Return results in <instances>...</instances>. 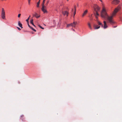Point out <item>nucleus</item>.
Wrapping results in <instances>:
<instances>
[{
    "label": "nucleus",
    "instance_id": "nucleus-3",
    "mask_svg": "<svg viewBox=\"0 0 122 122\" xmlns=\"http://www.w3.org/2000/svg\"><path fill=\"white\" fill-rule=\"evenodd\" d=\"M119 0H114L112 1V3L113 4L117 5L119 3Z\"/></svg>",
    "mask_w": 122,
    "mask_h": 122
},
{
    "label": "nucleus",
    "instance_id": "nucleus-23",
    "mask_svg": "<svg viewBox=\"0 0 122 122\" xmlns=\"http://www.w3.org/2000/svg\"><path fill=\"white\" fill-rule=\"evenodd\" d=\"M49 0L47 2H46V5H47L48 3H49Z\"/></svg>",
    "mask_w": 122,
    "mask_h": 122
},
{
    "label": "nucleus",
    "instance_id": "nucleus-4",
    "mask_svg": "<svg viewBox=\"0 0 122 122\" xmlns=\"http://www.w3.org/2000/svg\"><path fill=\"white\" fill-rule=\"evenodd\" d=\"M88 12V10H86L85 11H84L83 13L82 16V17H84L85 15L86 14H87Z\"/></svg>",
    "mask_w": 122,
    "mask_h": 122
},
{
    "label": "nucleus",
    "instance_id": "nucleus-19",
    "mask_svg": "<svg viewBox=\"0 0 122 122\" xmlns=\"http://www.w3.org/2000/svg\"><path fill=\"white\" fill-rule=\"evenodd\" d=\"M32 30H33V31H36V30L34 29L31 26V27L30 28Z\"/></svg>",
    "mask_w": 122,
    "mask_h": 122
},
{
    "label": "nucleus",
    "instance_id": "nucleus-34",
    "mask_svg": "<svg viewBox=\"0 0 122 122\" xmlns=\"http://www.w3.org/2000/svg\"><path fill=\"white\" fill-rule=\"evenodd\" d=\"M73 9H72V11H73Z\"/></svg>",
    "mask_w": 122,
    "mask_h": 122
},
{
    "label": "nucleus",
    "instance_id": "nucleus-7",
    "mask_svg": "<svg viewBox=\"0 0 122 122\" xmlns=\"http://www.w3.org/2000/svg\"><path fill=\"white\" fill-rule=\"evenodd\" d=\"M76 22H74L73 23H71V26L72 27H76Z\"/></svg>",
    "mask_w": 122,
    "mask_h": 122
},
{
    "label": "nucleus",
    "instance_id": "nucleus-9",
    "mask_svg": "<svg viewBox=\"0 0 122 122\" xmlns=\"http://www.w3.org/2000/svg\"><path fill=\"white\" fill-rule=\"evenodd\" d=\"M95 29H98L100 28V26H98L97 25H94V26Z\"/></svg>",
    "mask_w": 122,
    "mask_h": 122
},
{
    "label": "nucleus",
    "instance_id": "nucleus-35",
    "mask_svg": "<svg viewBox=\"0 0 122 122\" xmlns=\"http://www.w3.org/2000/svg\"><path fill=\"white\" fill-rule=\"evenodd\" d=\"M23 116V115H22V116H21V117L22 116Z\"/></svg>",
    "mask_w": 122,
    "mask_h": 122
},
{
    "label": "nucleus",
    "instance_id": "nucleus-25",
    "mask_svg": "<svg viewBox=\"0 0 122 122\" xmlns=\"http://www.w3.org/2000/svg\"><path fill=\"white\" fill-rule=\"evenodd\" d=\"M28 0V4L29 5H30V0Z\"/></svg>",
    "mask_w": 122,
    "mask_h": 122
},
{
    "label": "nucleus",
    "instance_id": "nucleus-33",
    "mask_svg": "<svg viewBox=\"0 0 122 122\" xmlns=\"http://www.w3.org/2000/svg\"><path fill=\"white\" fill-rule=\"evenodd\" d=\"M117 27V26H114L113 27L114 28H115L116 27Z\"/></svg>",
    "mask_w": 122,
    "mask_h": 122
},
{
    "label": "nucleus",
    "instance_id": "nucleus-37",
    "mask_svg": "<svg viewBox=\"0 0 122 122\" xmlns=\"http://www.w3.org/2000/svg\"><path fill=\"white\" fill-rule=\"evenodd\" d=\"M68 0H67V1H68Z\"/></svg>",
    "mask_w": 122,
    "mask_h": 122
},
{
    "label": "nucleus",
    "instance_id": "nucleus-13",
    "mask_svg": "<svg viewBox=\"0 0 122 122\" xmlns=\"http://www.w3.org/2000/svg\"><path fill=\"white\" fill-rule=\"evenodd\" d=\"M74 16L76 14V7L75 6H74Z\"/></svg>",
    "mask_w": 122,
    "mask_h": 122
},
{
    "label": "nucleus",
    "instance_id": "nucleus-21",
    "mask_svg": "<svg viewBox=\"0 0 122 122\" xmlns=\"http://www.w3.org/2000/svg\"><path fill=\"white\" fill-rule=\"evenodd\" d=\"M1 12H5L3 8H2V10Z\"/></svg>",
    "mask_w": 122,
    "mask_h": 122
},
{
    "label": "nucleus",
    "instance_id": "nucleus-16",
    "mask_svg": "<svg viewBox=\"0 0 122 122\" xmlns=\"http://www.w3.org/2000/svg\"><path fill=\"white\" fill-rule=\"evenodd\" d=\"M88 26L89 28L90 29H92V28L90 24V23H88Z\"/></svg>",
    "mask_w": 122,
    "mask_h": 122
},
{
    "label": "nucleus",
    "instance_id": "nucleus-28",
    "mask_svg": "<svg viewBox=\"0 0 122 122\" xmlns=\"http://www.w3.org/2000/svg\"><path fill=\"white\" fill-rule=\"evenodd\" d=\"M39 26L40 28H41L42 27L40 25H38Z\"/></svg>",
    "mask_w": 122,
    "mask_h": 122
},
{
    "label": "nucleus",
    "instance_id": "nucleus-8",
    "mask_svg": "<svg viewBox=\"0 0 122 122\" xmlns=\"http://www.w3.org/2000/svg\"><path fill=\"white\" fill-rule=\"evenodd\" d=\"M62 14H63V15H67V16H68V12H67L66 11H62Z\"/></svg>",
    "mask_w": 122,
    "mask_h": 122
},
{
    "label": "nucleus",
    "instance_id": "nucleus-15",
    "mask_svg": "<svg viewBox=\"0 0 122 122\" xmlns=\"http://www.w3.org/2000/svg\"><path fill=\"white\" fill-rule=\"evenodd\" d=\"M41 0H39L38 2L37 3V7H39V5L40 3V1Z\"/></svg>",
    "mask_w": 122,
    "mask_h": 122
},
{
    "label": "nucleus",
    "instance_id": "nucleus-26",
    "mask_svg": "<svg viewBox=\"0 0 122 122\" xmlns=\"http://www.w3.org/2000/svg\"><path fill=\"white\" fill-rule=\"evenodd\" d=\"M27 23H28V26H29V27L30 28V27H31V26H30V25H29V22H27Z\"/></svg>",
    "mask_w": 122,
    "mask_h": 122
},
{
    "label": "nucleus",
    "instance_id": "nucleus-14",
    "mask_svg": "<svg viewBox=\"0 0 122 122\" xmlns=\"http://www.w3.org/2000/svg\"><path fill=\"white\" fill-rule=\"evenodd\" d=\"M97 23L98 25H101V27H103V25L102 24V23L100 22V21H98Z\"/></svg>",
    "mask_w": 122,
    "mask_h": 122
},
{
    "label": "nucleus",
    "instance_id": "nucleus-32",
    "mask_svg": "<svg viewBox=\"0 0 122 122\" xmlns=\"http://www.w3.org/2000/svg\"><path fill=\"white\" fill-rule=\"evenodd\" d=\"M41 29H44V28H43V27H42L41 28Z\"/></svg>",
    "mask_w": 122,
    "mask_h": 122
},
{
    "label": "nucleus",
    "instance_id": "nucleus-1",
    "mask_svg": "<svg viewBox=\"0 0 122 122\" xmlns=\"http://www.w3.org/2000/svg\"><path fill=\"white\" fill-rule=\"evenodd\" d=\"M120 8H117L114 10V12L113 13L112 15L111 16H109L106 12V10L104 7L102 8V10L101 12V16L103 18H107L108 22L111 24L114 23V22L113 20V17L116 15V14L119 10Z\"/></svg>",
    "mask_w": 122,
    "mask_h": 122
},
{
    "label": "nucleus",
    "instance_id": "nucleus-29",
    "mask_svg": "<svg viewBox=\"0 0 122 122\" xmlns=\"http://www.w3.org/2000/svg\"><path fill=\"white\" fill-rule=\"evenodd\" d=\"M96 15H99L98 14V13L97 12H96Z\"/></svg>",
    "mask_w": 122,
    "mask_h": 122
},
{
    "label": "nucleus",
    "instance_id": "nucleus-6",
    "mask_svg": "<svg viewBox=\"0 0 122 122\" xmlns=\"http://www.w3.org/2000/svg\"><path fill=\"white\" fill-rule=\"evenodd\" d=\"M104 23V26H103V27L104 29H105L106 28H107L108 26L107 25V24H106V22L105 21H104L103 22Z\"/></svg>",
    "mask_w": 122,
    "mask_h": 122
},
{
    "label": "nucleus",
    "instance_id": "nucleus-10",
    "mask_svg": "<svg viewBox=\"0 0 122 122\" xmlns=\"http://www.w3.org/2000/svg\"><path fill=\"white\" fill-rule=\"evenodd\" d=\"M33 16H34L36 18H38L40 16V15H38L37 13H35V14L33 15Z\"/></svg>",
    "mask_w": 122,
    "mask_h": 122
},
{
    "label": "nucleus",
    "instance_id": "nucleus-2",
    "mask_svg": "<svg viewBox=\"0 0 122 122\" xmlns=\"http://www.w3.org/2000/svg\"><path fill=\"white\" fill-rule=\"evenodd\" d=\"M46 7L44 5H42V6L41 8V10L44 13H47V11L46 10Z\"/></svg>",
    "mask_w": 122,
    "mask_h": 122
},
{
    "label": "nucleus",
    "instance_id": "nucleus-5",
    "mask_svg": "<svg viewBox=\"0 0 122 122\" xmlns=\"http://www.w3.org/2000/svg\"><path fill=\"white\" fill-rule=\"evenodd\" d=\"M1 17L2 19H4L5 18V12H1Z\"/></svg>",
    "mask_w": 122,
    "mask_h": 122
},
{
    "label": "nucleus",
    "instance_id": "nucleus-11",
    "mask_svg": "<svg viewBox=\"0 0 122 122\" xmlns=\"http://www.w3.org/2000/svg\"><path fill=\"white\" fill-rule=\"evenodd\" d=\"M18 25L21 28H22L23 27H22V25L21 23H20V21H18Z\"/></svg>",
    "mask_w": 122,
    "mask_h": 122
},
{
    "label": "nucleus",
    "instance_id": "nucleus-30",
    "mask_svg": "<svg viewBox=\"0 0 122 122\" xmlns=\"http://www.w3.org/2000/svg\"><path fill=\"white\" fill-rule=\"evenodd\" d=\"M100 0V1L101 2H102V0Z\"/></svg>",
    "mask_w": 122,
    "mask_h": 122
},
{
    "label": "nucleus",
    "instance_id": "nucleus-24",
    "mask_svg": "<svg viewBox=\"0 0 122 122\" xmlns=\"http://www.w3.org/2000/svg\"><path fill=\"white\" fill-rule=\"evenodd\" d=\"M20 15H21V14H19L18 15V18H19L20 17Z\"/></svg>",
    "mask_w": 122,
    "mask_h": 122
},
{
    "label": "nucleus",
    "instance_id": "nucleus-27",
    "mask_svg": "<svg viewBox=\"0 0 122 122\" xmlns=\"http://www.w3.org/2000/svg\"><path fill=\"white\" fill-rule=\"evenodd\" d=\"M17 28L19 30H21V29L19 27H17Z\"/></svg>",
    "mask_w": 122,
    "mask_h": 122
},
{
    "label": "nucleus",
    "instance_id": "nucleus-36",
    "mask_svg": "<svg viewBox=\"0 0 122 122\" xmlns=\"http://www.w3.org/2000/svg\"><path fill=\"white\" fill-rule=\"evenodd\" d=\"M74 16H74V15L73 16V17H74Z\"/></svg>",
    "mask_w": 122,
    "mask_h": 122
},
{
    "label": "nucleus",
    "instance_id": "nucleus-17",
    "mask_svg": "<svg viewBox=\"0 0 122 122\" xmlns=\"http://www.w3.org/2000/svg\"><path fill=\"white\" fill-rule=\"evenodd\" d=\"M96 8L97 9V10L99 11L100 10V8L99 7L98 5H96Z\"/></svg>",
    "mask_w": 122,
    "mask_h": 122
},
{
    "label": "nucleus",
    "instance_id": "nucleus-12",
    "mask_svg": "<svg viewBox=\"0 0 122 122\" xmlns=\"http://www.w3.org/2000/svg\"><path fill=\"white\" fill-rule=\"evenodd\" d=\"M33 20V19H31L30 20V23L33 25L35 27V25L34 24Z\"/></svg>",
    "mask_w": 122,
    "mask_h": 122
},
{
    "label": "nucleus",
    "instance_id": "nucleus-31",
    "mask_svg": "<svg viewBox=\"0 0 122 122\" xmlns=\"http://www.w3.org/2000/svg\"><path fill=\"white\" fill-rule=\"evenodd\" d=\"M72 29L74 31H75V30L74 29H73L72 28Z\"/></svg>",
    "mask_w": 122,
    "mask_h": 122
},
{
    "label": "nucleus",
    "instance_id": "nucleus-20",
    "mask_svg": "<svg viewBox=\"0 0 122 122\" xmlns=\"http://www.w3.org/2000/svg\"><path fill=\"white\" fill-rule=\"evenodd\" d=\"M70 26H71V23L67 25L66 27H68Z\"/></svg>",
    "mask_w": 122,
    "mask_h": 122
},
{
    "label": "nucleus",
    "instance_id": "nucleus-22",
    "mask_svg": "<svg viewBox=\"0 0 122 122\" xmlns=\"http://www.w3.org/2000/svg\"><path fill=\"white\" fill-rule=\"evenodd\" d=\"M46 0H43V1L42 2V5H44V4L45 3V1Z\"/></svg>",
    "mask_w": 122,
    "mask_h": 122
},
{
    "label": "nucleus",
    "instance_id": "nucleus-18",
    "mask_svg": "<svg viewBox=\"0 0 122 122\" xmlns=\"http://www.w3.org/2000/svg\"><path fill=\"white\" fill-rule=\"evenodd\" d=\"M30 15H29V17L28 18V19L26 20V21L27 22H29L28 20H29V18H30Z\"/></svg>",
    "mask_w": 122,
    "mask_h": 122
}]
</instances>
